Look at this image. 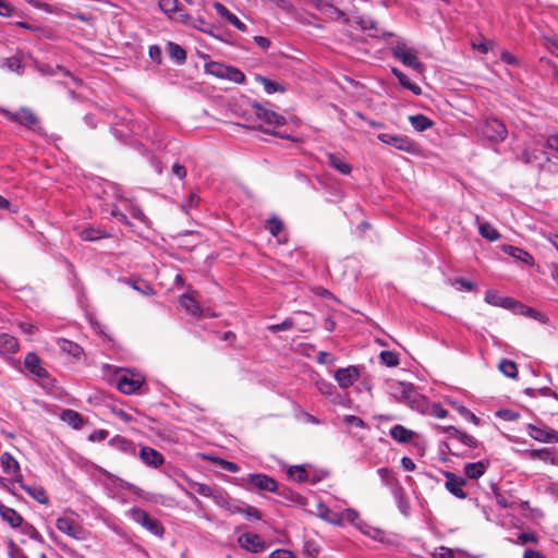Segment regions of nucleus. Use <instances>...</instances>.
<instances>
[{
	"instance_id": "obj_48",
	"label": "nucleus",
	"mask_w": 558,
	"mask_h": 558,
	"mask_svg": "<svg viewBox=\"0 0 558 558\" xmlns=\"http://www.w3.org/2000/svg\"><path fill=\"white\" fill-rule=\"evenodd\" d=\"M111 442L117 446L119 450L126 453H135V445L133 441L128 440L124 437L116 436L111 439Z\"/></svg>"
},
{
	"instance_id": "obj_14",
	"label": "nucleus",
	"mask_w": 558,
	"mask_h": 558,
	"mask_svg": "<svg viewBox=\"0 0 558 558\" xmlns=\"http://www.w3.org/2000/svg\"><path fill=\"white\" fill-rule=\"evenodd\" d=\"M252 108L256 117L269 126H281L286 123L284 117L263 107L259 102H253Z\"/></svg>"
},
{
	"instance_id": "obj_25",
	"label": "nucleus",
	"mask_w": 558,
	"mask_h": 558,
	"mask_svg": "<svg viewBox=\"0 0 558 558\" xmlns=\"http://www.w3.org/2000/svg\"><path fill=\"white\" fill-rule=\"evenodd\" d=\"M180 17L184 24L192 26L205 34H209L216 38H219V36L215 35L213 32L215 28L214 24L206 22L203 17H193L187 13H180Z\"/></svg>"
},
{
	"instance_id": "obj_64",
	"label": "nucleus",
	"mask_w": 558,
	"mask_h": 558,
	"mask_svg": "<svg viewBox=\"0 0 558 558\" xmlns=\"http://www.w3.org/2000/svg\"><path fill=\"white\" fill-rule=\"evenodd\" d=\"M433 558H454V550L446 546H439L432 553Z\"/></svg>"
},
{
	"instance_id": "obj_52",
	"label": "nucleus",
	"mask_w": 558,
	"mask_h": 558,
	"mask_svg": "<svg viewBox=\"0 0 558 558\" xmlns=\"http://www.w3.org/2000/svg\"><path fill=\"white\" fill-rule=\"evenodd\" d=\"M341 518V523L345 520L353 524L356 529H359V523H363L364 521L360 519V514L355 509L348 508L343 512L339 513Z\"/></svg>"
},
{
	"instance_id": "obj_61",
	"label": "nucleus",
	"mask_w": 558,
	"mask_h": 558,
	"mask_svg": "<svg viewBox=\"0 0 558 558\" xmlns=\"http://www.w3.org/2000/svg\"><path fill=\"white\" fill-rule=\"evenodd\" d=\"M190 486L192 489H194L198 495H201L203 497L211 498V496L215 492L209 485L204 484V483L190 482Z\"/></svg>"
},
{
	"instance_id": "obj_53",
	"label": "nucleus",
	"mask_w": 558,
	"mask_h": 558,
	"mask_svg": "<svg viewBox=\"0 0 558 558\" xmlns=\"http://www.w3.org/2000/svg\"><path fill=\"white\" fill-rule=\"evenodd\" d=\"M288 475L290 478L301 483L308 478L307 471L302 465H293L289 469Z\"/></svg>"
},
{
	"instance_id": "obj_32",
	"label": "nucleus",
	"mask_w": 558,
	"mask_h": 558,
	"mask_svg": "<svg viewBox=\"0 0 558 558\" xmlns=\"http://www.w3.org/2000/svg\"><path fill=\"white\" fill-rule=\"evenodd\" d=\"M0 464H1L3 472L8 475H15L20 471L19 462L9 452H3L0 456Z\"/></svg>"
},
{
	"instance_id": "obj_10",
	"label": "nucleus",
	"mask_w": 558,
	"mask_h": 558,
	"mask_svg": "<svg viewBox=\"0 0 558 558\" xmlns=\"http://www.w3.org/2000/svg\"><path fill=\"white\" fill-rule=\"evenodd\" d=\"M128 130L134 132V135L151 141L154 144H160L161 132L158 125L147 118L136 120L132 123V126H128Z\"/></svg>"
},
{
	"instance_id": "obj_11",
	"label": "nucleus",
	"mask_w": 558,
	"mask_h": 558,
	"mask_svg": "<svg viewBox=\"0 0 558 558\" xmlns=\"http://www.w3.org/2000/svg\"><path fill=\"white\" fill-rule=\"evenodd\" d=\"M362 365H349L347 367H339L333 372V378L338 386L342 389L352 387L362 376Z\"/></svg>"
},
{
	"instance_id": "obj_15",
	"label": "nucleus",
	"mask_w": 558,
	"mask_h": 558,
	"mask_svg": "<svg viewBox=\"0 0 558 558\" xmlns=\"http://www.w3.org/2000/svg\"><path fill=\"white\" fill-rule=\"evenodd\" d=\"M244 481L260 490L270 493L278 490V483L276 480L264 473H251L246 478H244Z\"/></svg>"
},
{
	"instance_id": "obj_20",
	"label": "nucleus",
	"mask_w": 558,
	"mask_h": 558,
	"mask_svg": "<svg viewBox=\"0 0 558 558\" xmlns=\"http://www.w3.org/2000/svg\"><path fill=\"white\" fill-rule=\"evenodd\" d=\"M354 23L364 32H368V36L373 38L391 37L392 33L385 32L377 26V23L367 16H356Z\"/></svg>"
},
{
	"instance_id": "obj_51",
	"label": "nucleus",
	"mask_w": 558,
	"mask_h": 558,
	"mask_svg": "<svg viewBox=\"0 0 558 558\" xmlns=\"http://www.w3.org/2000/svg\"><path fill=\"white\" fill-rule=\"evenodd\" d=\"M158 5L160 10L167 14L169 17H172V14L175 12H180L179 1L178 0H158Z\"/></svg>"
},
{
	"instance_id": "obj_26",
	"label": "nucleus",
	"mask_w": 558,
	"mask_h": 558,
	"mask_svg": "<svg viewBox=\"0 0 558 558\" xmlns=\"http://www.w3.org/2000/svg\"><path fill=\"white\" fill-rule=\"evenodd\" d=\"M328 165L343 175H349L352 172V167L343 156L336 153H326Z\"/></svg>"
},
{
	"instance_id": "obj_54",
	"label": "nucleus",
	"mask_w": 558,
	"mask_h": 558,
	"mask_svg": "<svg viewBox=\"0 0 558 558\" xmlns=\"http://www.w3.org/2000/svg\"><path fill=\"white\" fill-rule=\"evenodd\" d=\"M144 500L155 504V505H160V506H169L170 501H172L171 498H169L162 494H156V493H149V492H147L145 494Z\"/></svg>"
},
{
	"instance_id": "obj_21",
	"label": "nucleus",
	"mask_w": 558,
	"mask_h": 558,
	"mask_svg": "<svg viewBox=\"0 0 558 558\" xmlns=\"http://www.w3.org/2000/svg\"><path fill=\"white\" fill-rule=\"evenodd\" d=\"M56 527L70 537L81 539L83 530L82 527L70 517L63 515L57 519Z\"/></svg>"
},
{
	"instance_id": "obj_23",
	"label": "nucleus",
	"mask_w": 558,
	"mask_h": 558,
	"mask_svg": "<svg viewBox=\"0 0 558 558\" xmlns=\"http://www.w3.org/2000/svg\"><path fill=\"white\" fill-rule=\"evenodd\" d=\"M138 457L145 465L154 469L159 468L165 462L162 453L148 446L141 448Z\"/></svg>"
},
{
	"instance_id": "obj_31",
	"label": "nucleus",
	"mask_w": 558,
	"mask_h": 558,
	"mask_svg": "<svg viewBox=\"0 0 558 558\" xmlns=\"http://www.w3.org/2000/svg\"><path fill=\"white\" fill-rule=\"evenodd\" d=\"M359 530L366 536H368L369 538L374 539V541H377V542H380V543H385L387 542V536H386V532L378 529V527H375V526H372L371 524H368L367 522H363V523H359Z\"/></svg>"
},
{
	"instance_id": "obj_46",
	"label": "nucleus",
	"mask_w": 558,
	"mask_h": 558,
	"mask_svg": "<svg viewBox=\"0 0 558 558\" xmlns=\"http://www.w3.org/2000/svg\"><path fill=\"white\" fill-rule=\"evenodd\" d=\"M480 234L488 240V241H497L500 238V234L497 229H495L490 223L483 222L478 226Z\"/></svg>"
},
{
	"instance_id": "obj_57",
	"label": "nucleus",
	"mask_w": 558,
	"mask_h": 558,
	"mask_svg": "<svg viewBox=\"0 0 558 558\" xmlns=\"http://www.w3.org/2000/svg\"><path fill=\"white\" fill-rule=\"evenodd\" d=\"M541 154L544 156L547 169L551 172H558V156L550 150L541 151Z\"/></svg>"
},
{
	"instance_id": "obj_43",
	"label": "nucleus",
	"mask_w": 558,
	"mask_h": 558,
	"mask_svg": "<svg viewBox=\"0 0 558 558\" xmlns=\"http://www.w3.org/2000/svg\"><path fill=\"white\" fill-rule=\"evenodd\" d=\"M227 64L218 61H209L206 62L204 65V70L206 74L213 75L217 78H221L225 75Z\"/></svg>"
},
{
	"instance_id": "obj_45",
	"label": "nucleus",
	"mask_w": 558,
	"mask_h": 558,
	"mask_svg": "<svg viewBox=\"0 0 558 558\" xmlns=\"http://www.w3.org/2000/svg\"><path fill=\"white\" fill-rule=\"evenodd\" d=\"M319 517L324 519L326 522H329L333 525H341V518L338 512L331 511L327 506L319 505L318 507Z\"/></svg>"
},
{
	"instance_id": "obj_33",
	"label": "nucleus",
	"mask_w": 558,
	"mask_h": 558,
	"mask_svg": "<svg viewBox=\"0 0 558 558\" xmlns=\"http://www.w3.org/2000/svg\"><path fill=\"white\" fill-rule=\"evenodd\" d=\"M19 350V342L15 337L1 333L0 335V353L13 354Z\"/></svg>"
},
{
	"instance_id": "obj_16",
	"label": "nucleus",
	"mask_w": 558,
	"mask_h": 558,
	"mask_svg": "<svg viewBox=\"0 0 558 558\" xmlns=\"http://www.w3.org/2000/svg\"><path fill=\"white\" fill-rule=\"evenodd\" d=\"M238 543L246 551L260 553L266 548V543L256 533L246 532L238 537Z\"/></svg>"
},
{
	"instance_id": "obj_37",
	"label": "nucleus",
	"mask_w": 558,
	"mask_h": 558,
	"mask_svg": "<svg viewBox=\"0 0 558 558\" xmlns=\"http://www.w3.org/2000/svg\"><path fill=\"white\" fill-rule=\"evenodd\" d=\"M57 342L61 351L66 352L73 357H78L83 353V349L71 340L60 338Z\"/></svg>"
},
{
	"instance_id": "obj_30",
	"label": "nucleus",
	"mask_w": 558,
	"mask_h": 558,
	"mask_svg": "<svg viewBox=\"0 0 558 558\" xmlns=\"http://www.w3.org/2000/svg\"><path fill=\"white\" fill-rule=\"evenodd\" d=\"M124 208L130 213L132 218L143 222L144 225H147V217L145 216L142 208L134 202L132 197L129 195L125 196V198L122 202Z\"/></svg>"
},
{
	"instance_id": "obj_44",
	"label": "nucleus",
	"mask_w": 558,
	"mask_h": 558,
	"mask_svg": "<svg viewBox=\"0 0 558 558\" xmlns=\"http://www.w3.org/2000/svg\"><path fill=\"white\" fill-rule=\"evenodd\" d=\"M265 229L275 238H279L283 230V222L276 215L265 221Z\"/></svg>"
},
{
	"instance_id": "obj_39",
	"label": "nucleus",
	"mask_w": 558,
	"mask_h": 558,
	"mask_svg": "<svg viewBox=\"0 0 558 558\" xmlns=\"http://www.w3.org/2000/svg\"><path fill=\"white\" fill-rule=\"evenodd\" d=\"M450 283L458 291L472 292L477 290V283L464 277L454 278Z\"/></svg>"
},
{
	"instance_id": "obj_5",
	"label": "nucleus",
	"mask_w": 558,
	"mask_h": 558,
	"mask_svg": "<svg viewBox=\"0 0 558 558\" xmlns=\"http://www.w3.org/2000/svg\"><path fill=\"white\" fill-rule=\"evenodd\" d=\"M480 131L487 141L494 144L504 142L508 136V130L505 123L495 117L486 118Z\"/></svg>"
},
{
	"instance_id": "obj_1",
	"label": "nucleus",
	"mask_w": 558,
	"mask_h": 558,
	"mask_svg": "<svg viewBox=\"0 0 558 558\" xmlns=\"http://www.w3.org/2000/svg\"><path fill=\"white\" fill-rule=\"evenodd\" d=\"M94 194L101 199V213L117 219L119 222L131 226L128 216L119 209L116 202H123L128 195L123 189L109 180L97 178L94 180Z\"/></svg>"
},
{
	"instance_id": "obj_19",
	"label": "nucleus",
	"mask_w": 558,
	"mask_h": 558,
	"mask_svg": "<svg viewBox=\"0 0 558 558\" xmlns=\"http://www.w3.org/2000/svg\"><path fill=\"white\" fill-rule=\"evenodd\" d=\"M527 434L534 440L545 444H557L558 432L550 428H543L533 424L527 425Z\"/></svg>"
},
{
	"instance_id": "obj_49",
	"label": "nucleus",
	"mask_w": 558,
	"mask_h": 558,
	"mask_svg": "<svg viewBox=\"0 0 558 558\" xmlns=\"http://www.w3.org/2000/svg\"><path fill=\"white\" fill-rule=\"evenodd\" d=\"M125 282L130 284L134 290L141 292L144 295H150L154 293L153 288L141 279H125Z\"/></svg>"
},
{
	"instance_id": "obj_63",
	"label": "nucleus",
	"mask_w": 558,
	"mask_h": 558,
	"mask_svg": "<svg viewBox=\"0 0 558 558\" xmlns=\"http://www.w3.org/2000/svg\"><path fill=\"white\" fill-rule=\"evenodd\" d=\"M211 498L216 506L226 510L228 509L231 501V498H229L227 494L221 490H215Z\"/></svg>"
},
{
	"instance_id": "obj_41",
	"label": "nucleus",
	"mask_w": 558,
	"mask_h": 558,
	"mask_svg": "<svg viewBox=\"0 0 558 558\" xmlns=\"http://www.w3.org/2000/svg\"><path fill=\"white\" fill-rule=\"evenodd\" d=\"M256 81L264 86L265 92L269 95L277 92L283 93L286 90L283 85L263 75H256Z\"/></svg>"
},
{
	"instance_id": "obj_2",
	"label": "nucleus",
	"mask_w": 558,
	"mask_h": 558,
	"mask_svg": "<svg viewBox=\"0 0 558 558\" xmlns=\"http://www.w3.org/2000/svg\"><path fill=\"white\" fill-rule=\"evenodd\" d=\"M386 391L397 402L407 404L420 413L428 411V399L418 393L411 383L388 379L386 381Z\"/></svg>"
},
{
	"instance_id": "obj_4",
	"label": "nucleus",
	"mask_w": 558,
	"mask_h": 558,
	"mask_svg": "<svg viewBox=\"0 0 558 558\" xmlns=\"http://www.w3.org/2000/svg\"><path fill=\"white\" fill-rule=\"evenodd\" d=\"M129 517L151 535L162 538L165 527L161 522L149 515L147 511L138 507H132L129 510Z\"/></svg>"
},
{
	"instance_id": "obj_50",
	"label": "nucleus",
	"mask_w": 558,
	"mask_h": 558,
	"mask_svg": "<svg viewBox=\"0 0 558 558\" xmlns=\"http://www.w3.org/2000/svg\"><path fill=\"white\" fill-rule=\"evenodd\" d=\"M380 362L388 367H396L400 363L399 354L393 351H381L379 353Z\"/></svg>"
},
{
	"instance_id": "obj_29",
	"label": "nucleus",
	"mask_w": 558,
	"mask_h": 558,
	"mask_svg": "<svg viewBox=\"0 0 558 558\" xmlns=\"http://www.w3.org/2000/svg\"><path fill=\"white\" fill-rule=\"evenodd\" d=\"M389 435L400 444H408L413 439L414 432L403 425L397 424L390 428Z\"/></svg>"
},
{
	"instance_id": "obj_38",
	"label": "nucleus",
	"mask_w": 558,
	"mask_h": 558,
	"mask_svg": "<svg viewBox=\"0 0 558 558\" xmlns=\"http://www.w3.org/2000/svg\"><path fill=\"white\" fill-rule=\"evenodd\" d=\"M167 46L170 58L174 60L177 64H183L186 60V51L179 44L173 41H169Z\"/></svg>"
},
{
	"instance_id": "obj_18",
	"label": "nucleus",
	"mask_w": 558,
	"mask_h": 558,
	"mask_svg": "<svg viewBox=\"0 0 558 558\" xmlns=\"http://www.w3.org/2000/svg\"><path fill=\"white\" fill-rule=\"evenodd\" d=\"M484 300L489 305L517 312L518 301L509 296H504L496 290H487Z\"/></svg>"
},
{
	"instance_id": "obj_24",
	"label": "nucleus",
	"mask_w": 558,
	"mask_h": 558,
	"mask_svg": "<svg viewBox=\"0 0 558 558\" xmlns=\"http://www.w3.org/2000/svg\"><path fill=\"white\" fill-rule=\"evenodd\" d=\"M490 465L488 459H482L476 462H469L463 465V473L470 480H477L482 477Z\"/></svg>"
},
{
	"instance_id": "obj_58",
	"label": "nucleus",
	"mask_w": 558,
	"mask_h": 558,
	"mask_svg": "<svg viewBox=\"0 0 558 558\" xmlns=\"http://www.w3.org/2000/svg\"><path fill=\"white\" fill-rule=\"evenodd\" d=\"M399 84L416 96L422 94V88L416 83L412 82L404 73L403 76L399 77Z\"/></svg>"
},
{
	"instance_id": "obj_17",
	"label": "nucleus",
	"mask_w": 558,
	"mask_h": 558,
	"mask_svg": "<svg viewBox=\"0 0 558 558\" xmlns=\"http://www.w3.org/2000/svg\"><path fill=\"white\" fill-rule=\"evenodd\" d=\"M445 487L451 495L459 499H465L468 497L466 493L463 490L466 484L463 477L449 471L445 472Z\"/></svg>"
},
{
	"instance_id": "obj_6",
	"label": "nucleus",
	"mask_w": 558,
	"mask_h": 558,
	"mask_svg": "<svg viewBox=\"0 0 558 558\" xmlns=\"http://www.w3.org/2000/svg\"><path fill=\"white\" fill-rule=\"evenodd\" d=\"M392 56L402 62L403 65L415 71L423 70V63L418 60L416 51L412 47H408L404 40H399L391 46Z\"/></svg>"
},
{
	"instance_id": "obj_3",
	"label": "nucleus",
	"mask_w": 558,
	"mask_h": 558,
	"mask_svg": "<svg viewBox=\"0 0 558 558\" xmlns=\"http://www.w3.org/2000/svg\"><path fill=\"white\" fill-rule=\"evenodd\" d=\"M442 432L448 434V439L450 442H445L444 445L446 446V448L449 450V452L452 454V456H456V457H465L466 456V452H460V451H454L451 446H454V441L465 446V447H469V448H478L481 446V442L475 439L472 435H469L464 432H461L460 429H458L457 427L454 426H444L441 427Z\"/></svg>"
},
{
	"instance_id": "obj_27",
	"label": "nucleus",
	"mask_w": 558,
	"mask_h": 558,
	"mask_svg": "<svg viewBox=\"0 0 558 558\" xmlns=\"http://www.w3.org/2000/svg\"><path fill=\"white\" fill-rule=\"evenodd\" d=\"M0 517L11 527H14V529L20 527L23 524L22 515L13 508L4 506L1 501H0Z\"/></svg>"
},
{
	"instance_id": "obj_22",
	"label": "nucleus",
	"mask_w": 558,
	"mask_h": 558,
	"mask_svg": "<svg viewBox=\"0 0 558 558\" xmlns=\"http://www.w3.org/2000/svg\"><path fill=\"white\" fill-rule=\"evenodd\" d=\"M24 367L34 376L40 379L49 378L48 371L43 366L40 357L34 353L29 352L24 359Z\"/></svg>"
},
{
	"instance_id": "obj_62",
	"label": "nucleus",
	"mask_w": 558,
	"mask_h": 558,
	"mask_svg": "<svg viewBox=\"0 0 558 558\" xmlns=\"http://www.w3.org/2000/svg\"><path fill=\"white\" fill-rule=\"evenodd\" d=\"M424 414H429L438 418H444L447 416L448 412L446 409L442 408V405L439 402L430 403L428 401V411L425 412Z\"/></svg>"
},
{
	"instance_id": "obj_12",
	"label": "nucleus",
	"mask_w": 558,
	"mask_h": 558,
	"mask_svg": "<svg viewBox=\"0 0 558 558\" xmlns=\"http://www.w3.org/2000/svg\"><path fill=\"white\" fill-rule=\"evenodd\" d=\"M195 291L189 290L186 293L182 294L179 299V303L181 307L186 312V314L191 315L195 318H201L203 316H216L214 313L205 312L198 301L195 299Z\"/></svg>"
},
{
	"instance_id": "obj_35",
	"label": "nucleus",
	"mask_w": 558,
	"mask_h": 558,
	"mask_svg": "<svg viewBox=\"0 0 558 558\" xmlns=\"http://www.w3.org/2000/svg\"><path fill=\"white\" fill-rule=\"evenodd\" d=\"M412 128L417 132H424L434 125V122L422 113L409 117Z\"/></svg>"
},
{
	"instance_id": "obj_40",
	"label": "nucleus",
	"mask_w": 558,
	"mask_h": 558,
	"mask_svg": "<svg viewBox=\"0 0 558 558\" xmlns=\"http://www.w3.org/2000/svg\"><path fill=\"white\" fill-rule=\"evenodd\" d=\"M21 488L39 504L45 505L48 502V497L46 496V492L44 490V488L38 486H31L27 484H21Z\"/></svg>"
},
{
	"instance_id": "obj_28",
	"label": "nucleus",
	"mask_w": 558,
	"mask_h": 558,
	"mask_svg": "<svg viewBox=\"0 0 558 558\" xmlns=\"http://www.w3.org/2000/svg\"><path fill=\"white\" fill-rule=\"evenodd\" d=\"M501 251L508 256L521 260L523 264L531 265L533 263L532 255L521 247L504 244L501 245Z\"/></svg>"
},
{
	"instance_id": "obj_42",
	"label": "nucleus",
	"mask_w": 558,
	"mask_h": 558,
	"mask_svg": "<svg viewBox=\"0 0 558 558\" xmlns=\"http://www.w3.org/2000/svg\"><path fill=\"white\" fill-rule=\"evenodd\" d=\"M222 80H227L235 84H243L245 82V74L239 68L227 65Z\"/></svg>"
},
{
	"instance_id": "obj_8",
	"label": "nucleus",
	"mask_w": 558,
	"mask_h": 558,
	"mask_svg": "<svg viewBox=\"0 0 558 558\" xmlns=\"http://www.w3.org/2000/svg\"><path fill=\"white\" fill-rule=\"evenodd\" d=\"M377 140L383 144L389 145L408 154H415L418 150L417 143L407 135L380 133L377 135Z\"/></svg>"
},
{
	"instance_id": "obj_56",
	"label": "nucleus",
	"mask_w": 558,
	"mask_h": 558,
	"mask_svg": "<svg viewBox=\"0 0 558 558\" xmlns=\"http://www.w3.org/2000/svg\"><path fill=\"white\" fill-rule=\"evenodd\" d=\"M515 313H520L522 315H525L527 317L534 318L536 320H542L543 319V314L542 313H539L537 310H535L533 307L525 306V305H523L520 302H518L517 312Z\"/></svg>"
},
{
	"instance_id": "obj_59",
	"label": "nucleus",
	"mask_w": 558,
	"mask_h": 558,
	"mask_svg": "<svg viewBox=\"0 0 558 558\" xmlns=\"http://www.w3.org/2000/svg\"><path fill=\"white\" fill-rule=\"evenodd\" d=\"M274 493L291 502H296L300 499V495L298 493L293 492L292 489L286 486L278 485V490H275Z\"/></svg>"
},
{
	"instance_id": "obj_9",
	"label": "nucleus",
	"mask_w": 558,
	"mask_h": 558,
	"mask_svg": "<svg viewBox=\"0 0 558 558\" xmlns=\"http://www.w3.org/2000/svg\"><path fill=\"white\" fill-rule=\"evenodd\" d=\"M0 114L29 130H35V126L39 123L38 117L28 107H21L16 112H12L7 108L0 107Z\"/></svg>"
},
{
	"instance_id": "obj_34",
	"label": "nucleus",
	"mask_w": 558,
	"mask_h": 558,
	"mask_svg": "<svg viewBox=\"0 0 558 558\" xmlns=\"http://www.w3.org/2000/svg\"><path fill=\"white\" fill-rule=\"evenodd\" d=\"M80 236L84 241L93 242V241H98V240L108 238L109 234L104 229L88 226L81 231Z\"/></svg>"
},
{
	"instance_id": "obj_60",
	"label": "nucleus",
	"mask_w": 558,
	"mask_h": 558,
	"mask_svg": "<svg viewBox=\"0 0 558 558\" xmlns=\"http://www.w3.org/2000/svg\"><path fill=\"white\" fill-rule=\"evenodd\" d=\"M294 327V320L291 317L286 318L280 324L269 325L267 328L270 332L277 333L279 331L290 330Z\"/></svg>"
},
{
	"instance_id": "obj_55",
	"label": "nucleus",
	"mask_w": 558,
	"mask_h": 558,
	"mask_svg": "<svg viewBox=\"0 0 558 558\" xmlns=\"http://www.w3.org/2000/svg\"><path fill=\"white\" fill-rule=\"evenodd\" d=\"M530 456L533 459H537V460H542V461H549V462L554 463L553 451L549 448L531 450Z\"/></svg>"
},
{
	"instance_id": "obj_47",
	"label": "nucleus",
	"mask_w": 558,
	"mask_h": 558,
	"mask_svg": "<svg viewBox=\"0 0 558 558\" xmlns=\"http://www.w3.org/2000/svg\"><path fill=\"white\" fill-rule=\"evenodd\" d=\"M498 368L506 377L515 378L518 375L517 364L511 360L502 359Z\"/></svg>"
},
{
	"instance_id": "obj_7",
	"label": "nucleus",
	"mask_w": 558,
	"mask_h": 558,
	"mask_svg": "<svg viewBox=\"0 0 558 558\" xmlns=\"http://www.w3.org/2000/svg\"><path fill=\"white\" fill-rule=\"evenodd\" d=\"M133 122V120H130L126 123H116L111 125L110 131L112 135L122 144L134 147L143 155L148 154L147 148L141 142L134 138L136 136L134 135V132L128 130V126H132Z\"/></svg>"
},
{
	"instance_id": "obj_36",
	"label": "nucleus",
	"mask_w": 558,
	"mask_h": 558,
	"mask_svg": "<svg viewBox=\"0 0 558 558\" xmlns=\"http://www.w3.org/2000/svg\"><path fill=\"white\" fill-rule=\"evenodd\" d=\"M60 417L63 422L68 423L70 426H72L75 429H80L83 426L82 415L74 410H71V409L63 410Z\"/></svg>"
},
{
	"instance_id": "obj_13",
	"label": "nucleus",
	"mask_w": 558,
	"mask_h": 558,
	"mask_svg": "<svg viewBox=\"0 0 558 558\" xmlns=\"http://www.w3.org/2000/svg\"><path fill=\"white\" fill-rule=\"evenodd\" d=\"M144 381L141 375L128 371L119 376L117 387L124 395H133L141 389Z\"/></svg>"
}]
</instances>
